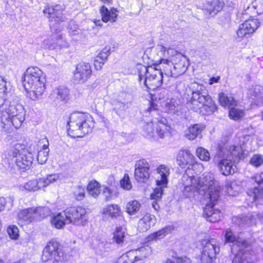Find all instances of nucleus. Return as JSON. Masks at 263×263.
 I'll use <instances>...</instances> for the list:
<instances>
[{"mask_svg": "<svg viewBox=\"0 0 263 263\" xmlns=\"http://www.w3.org/2000/svg\"><path fill=\"white\" fill-rule=\"evenodd\" d=\"M197 185L199 194L209 198V203H206L203 209V217L210 222H216L220 220L221 211L215 208L219 197L220 187L218 182L214 179L212 173H204L198 178Z\"/></svg>", "mask_w": 263, "mask_h": 263, "instance_id": "f257e3e1", "label": "nucleus"}, {"mask_svg": "<svg viewBox=\"0 0 263 263\" xmlns=\"http://www.w3.org/2000/svg\"><path fill=\"white\" fill-rule=\"evenodd\" d=\"M241 152V148L238 145H230L226 142L218 144L213 161L223 175L228 176L236 171V166L232 160L234 158H239Z\"/></svg>", "mask_w": 263, "mask_h": 263, "instance_id": "f03ea898", "label": "nucleus"}, {"mask_svg": "<svg viewBox=\"0 0 263 263\" xmlns=\"http://www.w3.org/2000/svg\"><path fill=\"white\" fill-rule=\"evenodd\" d=\"M192 97L187 102V107L195 111L205 115L214 113L217 109L212 97L203 85L194 83L191 85Z\"/></svg>", "mask_w": 263, "mask_h": 263, "instance_id": "7ed1b4c3", "label": "nucleus"}, {"mask_svg": "<svg viewBox=\"0 0 263 263\" xmlns=\"http://www.w3.org/2000/svg\"><path fill=\"white\" fill-rule=\"evenodd\" d=\"M58 6L50 7L47 6L43 11L50 22V29L52 32V38L56 39V43L50 44L48 48L50 49L67 48L69 47V43L60 32L62 30L61 26H58L65 21V17L63 16L62 11L58 10Z\"/></svg>", "mask_w": 263, "mask_h": 263, "instance_id": "20e7f679", "label": "nucleus"}, {"mask_svg": "<svg viewBox=\"0 0 263 263\" xmlns=\"http://www.w3.org/2000/svg\"><path fill=\"white\" fill-rule=\"evenodd\" d=\"M22 79L23 85L32 100L38 99L45 91V76L38 67H28Z\"/></svg>", "mask_w": 263, "mask_h": 263, "instance_id": "39448f33", "label": "nucleus"}, {"mask_svg": "<svg viewBox=\"0 0 263 263\" xmlns=\"http://www.w3.org/2000/svg\"><path fill=\"white\" fill-rule=\"evenodd\" d=\"M139 81L148 89L155 90L160 87L163 83L167 84L169 78L166 77L163 66H152L146 67L142 64L137 65Z\"/></svg>", "mask_w": 263, "mask_h": 263, "instance_id": "423d86ee", "label": "nucleus"}, {"mask_svg": "<svg viewBox=\"0 0 263 263\" xmlns=\"http://www.w3.org/2000/svg\"><path fill=\"white\" fill-rule=\"evenodd\" d=\"M224 238L226 242L233 243L231 250L235 257L232 263H251L252 255L250 242L237 237L230 229L226 230Z\"/></svg>", "mask_w": 263, "mask_h": 263, "instance_id": "0eeeda50", "label": "nucleus"}, {"mask_svg": "<svg viewBox=\"0 0 263 263\" xmlns=\"http://www.w3.org/2000/svg\"><path fill=\"white\" fill-rule=\"evenodd\" d=\"M68 122V134L73 137H82L91 132L94 127L92 117L81 112L71 114Z\"/></svg>", "mask_w": 263, "mask_h": 263, "instance_id": "6e6552de", "label": "nucleus"}, {"mask_svg": "<svg viewBox=\"0 0 263 263\" xmlns=\"http://www.w3.org/2000/svg\"><path fill=\"white\" fill-rule=\"evenodd\" d=\"M161 64L166 77L177 78L187 69L189 61L186 57L177 51L171 59H162Z\"/></svg>", "mask_w": 263, "mask_h": 263, "instance_id": "1a4fd4ad", "label": "nucleus"}, {"mask_svg": "<svg viewBox=\"0 0 263 263\" xmlns=\"http://www.w3.org/2000/svg\"><path fill=\"white\" fill-rule=\"evenodd\" d=\"M41 258L43 261L51 260L52 263H65L67 260L61 245L54 240L47 243L42 251Z\"/></svg>", "mask_w": 263, "mask_h": 263, "instance_id": "9d476101", "label": "nucleus"}, {"mask_svg": "<svg viewBox=\"0 0 263 263\" xmlns=\"http://www.w3.org/2000/svg\"><path fill=\"white\" fill-rule=\"evenodd\" d=\"M67 221L77 226H84L87 221V212L82 206L72 207L65 210Z\"/></svg>", "mask_w": 263, "mask_h": 263, "instance_id": "9b49d317", "label": "nucleus"}, {"mask_svg": "<svg viewBox=\"0 0 263 263\" xmlns=\"http://www.w3.org/2000/svg\"><path fill=\"white\" fill-rule=\"evenodd\" d=\"M201 243L202 250L200 257L201 263H213L217 253L219 251L216 240L214 239H204Z\"/></svg>", "mask_w": 263, "mask_h": 263, "instance_id": "f8f14e48", "label": "nucleus"}, {"mask_svg": "<svg viewBox=\"0 0 263 263\" xmlns=\"http://www.w3.org/2000/svg\"><path fill=\"white\" fill-rule=\"evenodd\" d=\"M59 174L48 175L46 178H40L38 180H31L20 186V189L28 191H35L42 187L53 183L60 179Z\"/></svg>", "mask_w": 263, "mask_h": 263, "instance_id": "ddd939ff", "label": "nucleus"}, {"mask_svg": "<svg viewBox=\"0 0 263 263\" xmlns=\"http://www.w3.org/2000/svg\"><path fill=\"white\" fill-rule=\"evenodd\" d=\"M152 51L153 53L151 55V58H152L153 61L156 62L154 64L161 67V60L171 59L177 52V51L173 48H169L167 49L162 45H158L157 47Z\"/></svg>", "mask_w": 263, "mask_h": 263, "instance_id": "4468645a", "label": "nucleus"}, {"mask_svg": "<svg viewBox=\"0 0 263 263\" xmlns=\"http://www.w3.org/2000/svg\"><path fill=\"white\" fill-rule=\"evenodd\" d=\"M73 74V79L76 82L84 83L92 74L91 66L88 63H80L77 64Z\"/></svg>", "mask_w": 263, "mask_h": 263, "instance_id": "2eb2a0df", "label": "nucleus"}, {"mask_svg": "<svg viewBox=\"0 0 263 263\" xmlns=\"http://www.w3.org/2000/svg\"><path fill=\"white\" fill-rule=\"evenodd\" d=\"M177 161L179 166L185 168L187 166H198L202 170L203 167L200 163L195 162V157L188 149L180 150L177 157Z\"/></svg>", "mask_w": 263, "mask_h": 263, "instance_id": "dca6fc26", "label": "nucleus"}, {"mask_svg": "<svg viewBox=\"0 0 263 263\" xmlns=\"http://www.w3.org/2000/svg\"><path fill=\"white\" fill-rule=\"evenodd\" d=\"M149 165L144 159L138 161L135 164V176L139 182H144L149 177Z\"/></svg>", "mask_w": 263, "mask_h": 263, "instance_id": "f3484780", "label": "nucleus"}, {"mask_svg": "<svg viewBox=\"0 0 263 263\" xmlns=\"http://www.w3.org/2000/svg\"><path fill=\"white\" fill-rule=\"evenodd\" d=\"M253 179L258 185L248 192V194L252 197L254 201L259 202L263 199V173L256 174Z\"/></svg>", "mask_w": 263, "mask_h": 263, "instance_id": "a211bd4d", "label": "nucleus"}, {"mask_svg": "<svg viewBox=\"0 0 263 263\" xmlns=\"http://www.w3.org/2000/svg\"><path fill=\"white\" fill-rule=\"evenodd\" d=\"M183 178L186 179L183 192L184 196L189 198L195 197L199 194V190L197 185V180L195 179L194 176L190 177L187 175H184Z\"/></svg>", "mask_w": 263, "mask_h": 263, "instance_id": "6ab92c4d", "label": "nucleus"}, {"mask_svg": "<svg viewBox=\"0 0 263 263\" xmlns=\"http://www.w3.org/2000/svg\"><path fill=\"white\" fill-rule=\"evenodd\" d=\"M155 123L156 140L158 138H164L170 133V126L167 124L166 118L159 117L154 118Z\"/></svg>", "mask_w": 263, "mask_h": 263, "instance_id": "aec40b11", "label": "nucleus"}, {"mask_svg": "<svg viewBox=\"0 0 263 263\" xmlns=\"http://www.w3.org/2000/svg\"><path fill=\"white\" fill-rule=\"evenodd\" d=\"M259 26V22L257 19L252 18L245 21L240 25L237 31V35L243 37L247 34L253 33Z\"/></svg>", "mask_w": 263, "mask_h": 263, "instance_id": "412c9836", "label": "nucleus"}, {"mask_svg": "<svg viewBox=\"0 0 263 263\" xmlns=\"http://www.w3.org/2000/svg\"><path fill=\"white\" fill-rule=\"evenodd\" d=\"M33 160L32 154L24 150L18 155L17 159H15V164L20 169L25 170L30 167Z\"/></svg>", "mask_w": 263, "mask_h": 263, "instance_id": "4be33fe9", "label": "nucleus"}, {"mask_svg": "<svg viewBox=\"0 0 263 263\" xmlns=\"http://www.w3.org/2000/svg\"><path fill=\"white\" fill-rule=\"evenodd\" d=\"M156 173L158 175L156 180L157 185L167 186V177L170 173L169 167L164 164L160 165L157 168Z\"/></svg>", "mask_w": 263, "mask_h": 263, "instance_id": "5701e85b", "label": "nucleus"}, {"mask_svg": "<svg viewBox=\"0 0 263 263\" xmlns=\"http://www.w3.org/2000/svg\"><path fill=\"white\" fill-rule=\"evenodd\" d=\"M155 216L149 214H145L140 219L138 223V229L140 232H144L147 231L156 222Z\"/></svg>", "mask_w": 263, "mask_h": 263, "instance_id": "b1692460", "label": "nucleus"}, {"mask_svg": "<svg viewBox=\"0 0 263 263\" xmlns=\"http://www.w3.org/2000/svg\"><path fill=\"white\" fill-rule=\"evenodd\" d=\"M22 146L19 144H16L13 146L7 149L4 153L5 158L10 164L15 163V159H17L18 155L22 152Z\"/></svg>", "mask_w": 263, "mask_h": 263, "instance_id": "393cba45", "label": "nucleus"}, {"mask_svg": "<svg viewBox=\"0 0 263 263\" xmlns=\"http://www.w3.org/2000/svg\"><path fill=\"white\" fill-rule=\"evenodd\" d=\"M117 12V10L115 8H112L109 10L106 7L102 6L100 9L102 21L104 23L116 22L118 16Z\"/></svg>", "mask_w": 263, "mask_h": 263, "instance_id": "a878e982", "label": "nucleus"}, {"mask_svg": "<svg viewBox=\"0 0 263 263\" xmlns=\"http://www.w3.org/2000/svg\"><path fill=\"white\" fill-rule=\"evenodd\" d=\"M111 104L113 110L116 114L120 117L123 118L126 114V109L128 108V103L120 100L119 99H115L112 100Z\"/></svg>", "mask_w": 263, "mask_h": 263, "instance_id": "bb28decb", "label": "nucleus"}, {"mask_svg": "<svg viewBox=\"0 0 263 263\" xmlns=\"http://www.w3.org/2000/svg\"><path fill=\"white\" fill-rule=\"evenodd\" d=\"M18 111L21 112L20 114H17V116L14 117H10V118H8L7 120H2L4 124H12L16 128H18L21 126L25 120L24 108L20 106H18Z\"/></svg>", "mask_w": 263, "mask_h": 263, "instance_id": "cd10ccee", "label": "nucleus"}, {"mask_svg": "<svg viewBox=\"0 0 263 263\" xmlns=\"http://www.w3.org/2000/svg\"><path fill=\"white\" fill-rule=\"evenodd\" d=\"M67 215L65 211H63L55 215L51 219V224L56 229H60L64 228L66 224H69L67 221Z\"/></svg>", "mask_w": 263, "mask_h": 263, "instance_id": "c85d7f7f", "label": "nucleus"}, {"mask_svg": "<svg viewBox=\"0 0 263 263\" xmlns=\"http://www.w3.org/2000/svg\"><path fill=\"white\" fill-rule=\"evenodd\" d=\"M204 128V126L201 124L193 125L186 129L184 136L187 139L193 140L200 136Z\"/></svg>", "mask_w": 263, "mask_h": 263, "instance_id": "c756f323", "label": "nucleus"}, {"mask_svg": "<svg viewBox=\"0 0 263 263\" xmlns=\"http://www.w3.org/2000/svg\"><path fill=\"white\" fill-rule=\"evenodd\" d=\"M174 230L173 226L168 225L162 229L155 232L148 236V240H157L162 239L167 235L171 234Z\"/></svg>", "mask_w": 263, "mask_h": 263, "instance_id": "7c9ffc66", "label": "nucleus"}, {"mask_svg": "<svg viewBox=\"0 0 263 263\" xmlns=\"http://www.w3.org/2000/svg\"><path fill=\"white\" fill-rule=\"evenodd\" d=\"M34 208H28L21 211L18 213V219L26 223H29L34 219Z\"/></svg>", "mask_w": 263, "mask_h": 263, "instance_id": "2f4dec72", "label": "nucleus"}, {"mask_svg": "<svg viewBox=\"0 0 263 263\" xmlns=\"http://www.w3.org/2000/svg\"><path fill=\"white\" fill-rule=\"evenodd\" d=\"M18 106L24 108L23 106L20 104H11L6 111L3 113L2 120H7L8 118H10V117H14L17 116V114H20V111H18Z\"/></svg>", "mask_w": 263, "mask_h": 263, "instance_id": "473e14b6", "label": "nucleus"}, {"mask_svg": "<svg viewBox=\"0 0 263 263\" xmlns=\"http://www.w3.org/2000/svg\"><path fill=\"white\" fill-rule=\"evenodd\" d=\"M224 3L221 0H212L208 2L206 9L209 14L214 16L222 9Z\"/></svg>", "mask_w": 263, "mask_h": 263, "instance_id": "72a5a7b5", "label": "nucleus"}, {"mask_svg": "<svg viewBox=\"0 0 263 263\" xmlns=\"http://www.w3.org/2000/svg\"><path fill=\"white\" fill-rule=\"evenodd\" d=\"M257 218L259 220L263 219V213L259 214L253 213V215L251 216L238 218V220L240 221L239 224L246 223L248 225L255 224Z\"/></svg>", "mask_w": 263, "mask_h": 263, "instance_id": "f704fd0d", "label": "nucleus"}, {"mask_svg": "<svg viewBox=\"0 0 263 263\" xmlns=\"http://www.w3.org/2000/svg\"><path fill=\"white\" fill-rule=\"evenodd\" d=\"M120 210L117 204L108 205L103 209V214L111 218L116 217L120 215Z\"/></svg>", "mask_w": 263, "mask_h": 263, "instance_id": "c9c22d12", "label": "nucleus"}, {"mask_svg": "<svg viewBox=\"0 0 263 263\" xmlns=\"http://www.w3.org/2000/svg\"><path fill=\"white\" fill-rule=\"evenodd\" d=\"M47 144H44L42 145V149L38 152L37 156V160L40 164H43L46 163L48 159V153L49 149L48 148V142L47 141Z\"/></svg>", "mask_w": 263, "mask_h": 263, "instance_id": "e433bc0d", "label": "nucleus"}, {"mask_svg": "<svg viewBox=\"0 0 263 263\" xmlns=\"http://www.w3.org/2000/svg\"><path fill=\"white\" fill-rule=\"evenodd\" d=\"M133 250L127 252L121 256L117 260V263H134L136 260V254Z\"/></svg>", "mask_w": 263, "mask_h": 263, "instance_id": "4c0bfd02", "label": "nucleus"}, {"mask_svg": "<svg viewBox=\"0 0 263 263\" xmlns=\"http://www.w3.org/2000/svg\"><path fill=\"white\" fill-rule=\"evenodd\" d=\"M101 186L96 181H91L87 186L88 194L94 198L98 196L101 193Z\"/></svg>", "mask_w": 263, "mask_h": 263, "instance_id": "58836bf2", "label": "nucleus"}, {"mask_svg": "<svg viewBox=\"0 0 263 263\" xmlns=\"http://www.w3.org/2000/svg\"><path fill=\"white\" fill-rule=\"evenodd\" d=\"M140 208V203L136 200H134L127 203L126 206V212L129 215H133L136 214L139 211Z\"/></svg>", "mask_w": 263, "mask_h": 263, "instance_id": "ea45409f", "label": "nucleus"}, {"mask_svg": "<svg viewBox=\"0 0 263 263\" xmlns=\"http://www.w3.org/2000/svg\"><path fill=\"white\" fill-rule=\"evenodd\" d=\"M34 211L35 220L38 219L40 218H43L49 215L51 213L50 209L46 206L34 208Z\"/></svg>", "mask_w": 263, "mask_h": 263, "instance_id": "a19ab883", "label": "nucleus"}, {"mask_svg": "<svg viewBox=\"0 0 263 263\" xmlns=\"http://www.w3.org/2000/svg\"><path fill=\"white\" fill-rule=\"evenodd\" d=\"M245 116V112L243 109L232 107L230 108L229 116L231 119L238 121L241 119Z\"/></svg>", "mask_w": 263, "mask_h": 263, "instance_id": "79ce46f5", "label": "nucleus"}, {"mask_svg": "<svg viewBox=\"0 0 263 263\" xmlns=\"http://www.w3.org/2000/svg\"><path fill=\"white\" fill-rule=\"evenodd\" d=\"M219 102L222 106H228L230 108L233 105H235V101L233 97L231 96H227L223 93L219 94Z\"/></svg>", "mask_w": 263, "mask_h": 263, "instance_id": "37998d69", "label": "nucleus"}, {"mask_svg": "<svg viewBox=\"0 0 263 263\" xmlns=\"http://www.w3.org/2000/svg\"><path fill=\"white\" fill-rule=\"evenodd\" d=\"M143 129L148 138L156 140L155 123H154V119L152 122L145 123L143 126Z\"/></svg>", "mask_w": 263, "mask_h": 263, "instance_id": "c03bdc74", "label": "nucleus"}, {"mask_svg": "<svg viewBox=\"0 0 263 263\" xmlns=\"http://www.w3.org/2000/svg\"><path fill=\"white\" fill-rule=\"evenodd\" d=\"M136 254V260H142L143 258L147 257L151 254V248L148 247H141L137 250H133Z\"/></svg>", "mask_w": 263, "mask_h": 263, "instance_id": "a18cd8bd", "label": "nucleus"}, {"mask_svg": "<svg viewBox=\"0 0 263 263\" xmlns=\"http://www.w3.org/2000/svg\"><path fill=\"white\" fill-rule=\"evenodd\" d=\"M53 93L57 95L58 99L64 101L67 99L69 91L68 89L64 86H59L54 89Z\"/></svg>", "mask_w": 263, "mask_h": 263, "instance_id": "49530a36", "label": "nucleus"}, {"mask_svg": "<svg viewBox=\"0 0 263 263\" xmlns=\"http://www.w3.org/2000/svg\"><path fill=\"white\" fill-rule=\"evenodd\" d=\"M196 155L200 160L205 162H208L211 158L209 151L202 147L197 148Z\"/></svg>", "mask_w": 263, "mask_h": 263, "instance_id": "de8ad7c7", "label": "nucleus"}, {"mask_svg": "<svg viewBox=\"0 0 263 263\" xmlns=\"http://www.w3.org/2000/svg\"><path fill=\"white\" fill-rule=\"evenodd\" d=\"M68 32L71 36L81 34V30L74 21H71L67 27Z\"/></svg>", "mask_w": 263, "mask_h": 263, "instance_id": "09e8293b", "label": "nucleus"}, {"mask_svg": "<svg viewBox=\"0 0 263 263\" xmlns=\"http://www.w3.org/2000/svg\"><path fill=\"white\" fill-rule=\"evenodd\" d=\"M73 194L76 199L82 200L85 197V188L81 186H77L73 188Z\"/></svg>", "mask_w": 263, "mask_h": 263, "instance_id": "8fccbe9b", "label": "nucleus"}, {"mask_svg": "<svg viewBox=\"0 0 263 263\" xmlns=\"http://www.w3.org/2000/svg\"><path fill=\"white\" fill-rule=\"evenodd\" d=\"M157 186L158 187L154 190V192L151 195V199L155 200H159L161 199L163 193V189L166 187L161 185Z\"/></svg>", "mask_w": 263, "mask_h": 263, "instance_id": "3c124183", "label": "nucleus"}, {"mask_svg": "<svg viewBox=\"0 0 263 263\" xmlns=\"http://www.w3.org/2000/svg\"><path fill=\"white\" fill-rule=\"evenodd\" d=\"M7 232L11 239H17L19 234L18 229L16 226L14 225L9 226L7 229Z\"/></svg>", "mask_w": 263, "mask_h": 263, "instance_id": "603ef678", "label": "nucleus"}, {"mask_svg": "<svg viewBox=\"0 0 263 263\" xmlns=\"http://www.w3.org/2000/svg\"><path fill=\"white\" fill-rule=\"evenodd\" d=\"M120 185L125 190H130L132 189V185L128 174H125L124 175L123 178L120 181Z\"/></svg>", "mask_w": 263, "mask_h": 263, "instance_id": "864d4df0", "label": "nucleus"}, {"mask_svg": "<svg viewBox=\"0 0 263 263\" xmlns=\"http://www.w3.org/2000/svg\"><path fill=\"white\" fill-rule=\"evenodd\" d=\"M114 240L117 243H120L123 242L125 237L124 232L122 231L120 228H117L114 234Z\"/></svg>", "mask_w": 263, "mask_h": 263, "instance_id": "5fc2aeb1", "label": "nucleus"}, {"mask_svg": "<svg viewBox=\"0 0 263 263\" xmlns=\"http://www.w3.org/2000/svg\"><path fill=\"white\" fill-rule=\"evenodd\" d=\"M250 163L253 166L258 167L263 164L262 157L259 155H254L251 158Z\"/></svg>", "mask_w": 263, "mask_h": 263, "instance_id": "6e6d98bb", "label": "nucleus"}, {"mask_svg": "<svg viewBox=\"0 0 263 263\" xmlns=\"http://www.w3.org/2000/svg\"><path fill=\"white\" fill-rule=\"evenodd\" d=\"M109 54V50L105 48L102 50L96 58L105 63Z\"/></svg>", "mask_w": 263, "mask_h": 263, "instance_id": "4d7b16f0", "label": "nucleus"}, {"mask_svg": "<svg viewBox=\"0 0 263 263\" xmlns=\"http://www.w3.org/2000/svg\"><path fill=\"white\" fill-rule=\"evenodd\" d=\"M253 7L256 9L257 13L261 14L263 13V0H255L253 3Z\"/></svg>", "mask_w": 263, "mask_h": 263, "instance_id": "13d9d810", "label": "nucleus"}, {"mask_svg": "<svg viewBox=\"0 0 263 263\" xmlns=\"http://www.w3.org/2000/svg\"><path fill=\"white\" fill-rule=\"evenodd\" d=\"M261 88L260 86L256 85L253 87L250 90V93L251 96H254L255 97H259L261 96Z\"/></svg>", "mask_w": 263, "mask_h": 263, "instance_id": "bf43d9fd", "label": "nucleus"}, {"mask_svg": "<svg viewBox=\"0 0 263 263\" xmlns=\"http://www.w3.org/2000/svg\"><path fill=\"white\" fill-rule=\"evenodd\" d=\"M103 195L106 200L108 201L112 198V193L111 191L107 186H103Z\"/></svg>", "mask_w": 263, "mask_h": 263, "instance_id": "052dcab7", "label": "nucleus"}, {"mask_svg": "<svg viewBox=\"0 0 263 263\" xmlns=\"http://www.w3.org/2000/svg\"><path fill=\"white\" fill-rule=\"evenodd\" d=\"M176 263H192L191 259L186 256L174 257Z\"/></svg>", "mask_w": 263, "mask_h": 263, "instance_id": "680f3d73", "label": "nucleus"}, {"mask_svg": "<svg viewBox=\"0 0 263 263\" xmlns=\"http://www.w3.org/2000/svg\"><path fill=\"white\" fill-rule=\"evenodd\" d=\"M105 62L101 61L100 60L95 58L94 60V66L96 70H100L102 66L104 64Z\"/></svg>", "mask_w": 263, "mask_h": 263, "instance_id": "e2e57ef3", "label": "nucleus"}, {"mask_svg": "<svg viewBox=\"0 0 263 263\" xmlns=\"http://www.w3.org/2000/svg\"><path fill=\"white\" fill-rule=\"evenodd\" d=\"M6 202L7 201L5 198H0V212L4 209Z\"/></svg>", "mask_w": 263, "mask_h": 263, "instance_id": "0e129e2a", "label": "nucleus"}, {"mask_svg": "<svg viewBox=\"0 0 263 263\" xmlns=\"http://www.w3.org/2000/svg\"><path fill=\"white\" fill-rule=\"evenodd\" d=\"M7 91V88L6 87V82L2 81V83L0 84V93H5Z\"/></svg>", "mask_w": 263, "mask_h": 263, "instance_id": "69168bd1", "label": "nucleus"}, {"mask_svg": "<svg viewBox=\"0 0 263 263\" xmlns=\"http://www.w3.org/2000/svg\"><path fill=\"white\" fill-rule=\"evenodd\" d=\"M156 105L153 102H151L150 107L148 108V110L149 112H152V111H156L157 108H156Z\"/></svg>", "mask_w": 263, "mask_h": 263, "instance_id": "338daca9", "label": "nucleus"}, {"mask_svg": "<svg viewBox=\"0 0 263 263\" xmlns=\"http://www.w3.org/2000/svg\"><path fill=\"white\" fill-rule=\"evenodd\" d=\"M219 80V77H217V78L212 77L210 79L209 84L211 85V84H213L214 83H217L218 82Z\"/></svg>", "mask_w": 263, "mask_h": 263, "instance_id": "774afa93", "label": "nucleus"}]
</instances>
